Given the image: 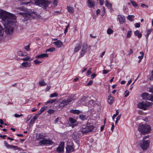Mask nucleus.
<instances>
[{
    "instance_id": "obj_23",
    "label": "nucleus",
    "mask_w": 153,
    "mask_h": 153,
    "mask_svg": "<svg viewBox=\"0 0 153 153\" xmlns=\"http://www.w3.org/2000/svg\"><path fill=\"white\" fill-rule=\"evenodd\" d=\"M22 67L25 68L30 67L31 66V64L30 62H24L22 64Z\"/></svg>"
},
{
    "instance_id": "obj_15",
    "label": "nucleus",
    "mask_w": 153,
    "mask_h": 153,
    "mask_svg": "<svg viewBox=\"0 0 153 153\" xmlns=\"http://www.w3.org/2000/svg\"><path fill=\"white\" fill-rule=\"evenodd\" d=\"M69 122L71 123L72 124L70 125V126H71L73 128H74L75 126L77 125V123H75L76 121V120L72 117H70L69 118Z\"/></svg>"
},
{
    "instance_id": "obj_8",
    "label": "nucleus",
    "mask_w": 153,
    "mask_h": 153,
    "mask_svg": "<svg viewBox=\"0 0 153 153\" xmlns=\"http://www.w3.org/2000/svg\"><path fill=\"white\" fill-rule=\"evenodd\" d=\"M151 103H152L149 102H143L139 103L138 104V106L139 108L145 110L147 109V107L151 105Z\"/></svg>"
},
{
    "instance_id": "obj_18",
    "label": "nucleus",
    "mask_w": 153,
    "mask_h": 153,
    "mask_svg": "<svg viewBox=\"0 0 153 153\" xmlns=\"http://www.w3.org/2000/svg\"><path fill=\"white\" fill-rule=\"evenodd\" d=\"M53 44L58 48L62 47L63 45V43L60 40H58L56 42H54Z\"/></svg>"
},
{
    "instance_id": "obj_30",
    "label": "nucleus",
    "mask_w": 153,
    "mask_h": 153,
    "mask_svg": "<svg viewBox=\"0 0 153 153\" xmlns=\"http://www.w3.org/2000/svg\"><path fill=\"white\" fill-rule=\"evenodd\" d=\"M140 56H138V58L139 59V60L138 61V62L139 63H140L141 59H142V58L143 57V55H144V53L143 52H140Z\"/></svg>"
},
{
    "instance_id": "obj_40",
    "label": "nucleus",
    "mask_w": 153,
    "mask_h": 153,
    "mask_svg": "<svg viewBox=\"0 0 153 153\" xmlns=\"http://www.w3.org/2000/svg\"><path fill=\"white\" fill-rule=\"evenodd\" d=\"M131 4H132V5L135 7H138L137 4L134 1H131Z\"/></svg>"
},
{
    "instance_id": "obj_28",
    "label": "nucleus",
    "mask_w": 153,
    "mask_h": 153,
    "mask_svg": "<svg viewBox=\"0 0 153 153\" xmlns=\"http://www.w3.org/2000/svg\"><path fill=\"white\" fill-rule=\"evenodd\" d=\"M105 5L110 9L112 8V4L108 2V0H105Z\"/></svg>"
},
{
    "instance_id": "obj_13",
    "label": "nucleus",
    "mask_w": 153,
    "mask_h": 153,
    "mask_svg": "<svg viewBox=\"0 0 153 153\" xmlns=\"http://www.w3.org/2000/svg\"><path fill=\"white\" fill-rule=\"evenodd\" d=\"M87 45L86 43H83L82 45V48L80 52V56L82 57L86 53L87 50Z\"/></svg>"
},
{
    "instance_id": "obj_42",
    "label": "nucleus",
    "mask_w": 153,
    "mask_h": 153,
    "mask_svg": "<svg viewBox=\"0 0 153 153\" xmlns=\"http://www.w3.org/2000/svg\"><path fill=\"white\" fill-rule=\"evenodd\" d=\"M39 85L41 86H45L47 85L46 83L44 81L39 82Z\"/></svg>"
},
{
    "instance_id": "obj_57",
    "label": "nucleus",
    "mask_w": 153,
    "mask_h": 153,
    "mask_svg": "<svg viewBox=\"0 0 153 153\" xmlns=\"http://www.w3.org/2000/svg\"><path fill=\"white\" fill-rule=\"evenodd\" d=\"M100 4L102 5L104 4V0H99Z\"/></svg>"
},
{
    "instance_id": "obj_55",
    "label": "nucleus",
    "mask_w": 153,
    "mask_h": 153,
    "mask_svg": "<svg viewBox=\"0 0 153 153\" xmlns=\"http://www.w3.org/2000/svg\"><path fill=\"white\" fill-rule=\"evenodd\" d=\"M32 116L31 115H28L27 116V120L26 121V122H27L30 119V118H31Z\"/></svg>"
},
{
    "instance_id": "obj_19",
    "label": "nucleus",
    "mask_w": 153,
    "mask_h": 153,
    "mask_svg": "<svg viewBox=\"0 0 153 153\" xmlns=\"http://www.w3.org/2000/svg\"><path fill=\"white\" fill-rule=\"evenodd\" d=\"M46 136L42 133H39L36 134V139L37 140H39L41 139H44Z\"/></svg>"
},
{
    "instance_id": "obj_11",
    "label": "nucleus",
    "mask_w": 153,
    "mask_h": 153,
    "mask_svg": "<svg viewBox=\"0 0 153 153\" xmlns=\"http://www.w3.org/2000/svg\"><path fill=\"white\" fill-rule=\"evenodd\" d=\"M64 142H61L58 147L56 148V152L59 153L63 152L64 151Z\"/></svg>"
},
{
    "instance_id": "obj_7",
    "label": "nucleus",
    "mask_w": 153,
    "mask_h": 153,
    "mask_svg": "<svg viewBox=\"0 0 153 153\" xmlns=\"http://www.w3.org/2000/svg\"><path fill=\"white\" fill-rule=\"evenodd\" d=\"M53 142L52 141L49 139H46L45 138L41 140L39 142V144L40 146H49L53 144Z\"/></svg>"
},
{
    "instance_id": "obj_37",
    "label": "nucleus",
    "mask_w": 153,
    "mask_h": 153,
    "mask_svg": "<svg viewBox=\"0 0 153 153\" xmlns=\"http://www.w3.org/2000/svg\"><path fill=\"white\" fill-rule=\"evenodd\" d=\"M55 48L54 47L51 48H48V49H47L45 51V52H53L55 50Z\"/></svg>"
},
{
    "instance_id": "obj_47",
    "label": "nucleus",
    "mask_w": 153,
    "mask_h": 153,
    "mask_svg": "<svg viewBox=\"0 0 153 153\" xmlns=\"http://www.w3.org/2000/svg\"><path fill=\"white\" fill-rule=\"evenodd\" d=\"M55 111L54 110L49 109L48 112L49 114H52Z\"/></svg>"
},
{
    "instance_id": "obj_3",
    "label": "nucleus",
    "mask_w": 153,
    "mask_h": 153,
    "mask_svg": "<svg viewBox=\"0 0 153 153\" xmlns=\"http://www.w3.org/2000/svg\"><path fill=\"white\" fill-rule=\"evenodd\" d=\"M74 100V98L73 97H68L62 101L60 102L59 107L60 108H63Z\"/></svg>"
},
{
    "instance_id": "obj_44",
    "label": "nucleus",
    "mask_w": 153,
    "mask_h": 153,
    "mask_svg": "<svg viewBox=\"0 0 153 153\" xmlns=\"http://www.w3.org/2000/svg\"><path fill=\"white\" fill-rule=\"evenodd\" d=\"M132 34V31H128L127 34V38H130Z\"/></svg>"
},
{
    "instance_id": "obj_52",
    "label": "nucleus",
    "mask_w": 153,
    "mask_h": 153,
    "mask_svg": "<svg viewBox=\"0 0 153 153\" xmlns=\"http://www.w3.org/2000/svg\"><path fill=\"white\" fill-rule=\"evenodd\" d=\"M25 48L28 51H30V46L29 45L26 46L25 47Z\"/></svg>"
},
{
    "instance_id": "obj_6",
    "label": "nucleus",
    "mask_w": 153,
    "mask_h": 153,
    "mask_svg": "<svg viewBox=\"0 0 153 153\" xmlns=\"http://www.w3.org/2000/svg\"><path fill=\"white\" fill-rule=\"evenodd\" d=\"M35 2L36 5L44 8L48 6L49 4V1L45 0H36Z\"/></svg>"
},
{
    "instance_id": "obj_26",
    "label": "nucleus",
    "mask_w": 153,
    "mask_h": 153,
    "mask_svg": "<svg viewBox=\"0 0 153 153\" xmlns=\"http://www.w3.org/2000/svg\"><path fill=\"white\" fill-rule=\"evenodd\" d=\"M70 112L74 114H79L82 112L78 110H71L70 111Z\"/></svg>"
},
{
    "instance_id": "obj_51",
    "label": "nucleus",
    "mask_w": 153,
    "mask_h": 153,
    "mask_svg": "<svg viewBox=\"0 0 153 153\" xmlns=\"http://www.w3.org/2000/svg\"><path fill=\"white\" fill-rule=\"evenodd\" d=\"M93 81L92 80H90L89 82L86 84V86H88L91 85L93 83Z\"/></svg>"
},
{
    "instance_id": "obj_14",
    "label": "nucleus",
    "mask_w": 153,
    "mask_h": 153,
    "mask_svg": "<svg viewBox=\"0 0 153 153\" xmlns=\"http://www.w3.org/2000/svg\"><path fill=\"white\" fill-rule=\"evenodd\" d=\"M4 143L5 145V146L7 148L9 149H13L15 150H20V148H19L17 146L9 145V144H8L6 141H4Z\"/></svg>"
},
{
    "instance_id": "obj_34",
    "label": "nucleus",
    "mask_w": 153,
    "mask_h": 153,
    "mask_svg": "<svg viewBox=\"0 0 153 153\" xmlns=\"http://www.w3.org/2000/svg\"><path fill=\"white\" fill-rule=\"evenodd\" d=\"M21 59L24 61H31L33 59H30V57L29 56H27L24 58L22 59Z\"/></svg>"
},
{
    "instance_id": "obj_41",
    "label": "nucleus",
    "mask_w": 153,
    "mask_h": 153,
    "mask_svg": "<svg viewBox=\"0 0 153 153\" xmlns=\"http://www.w3.org/2000/svg\"><path fill=\"white\" fill-rule=\"evenodd\" d=\"M58 96V94L57 93L55 92L51 94L50 95V97L52 98L54 97H57Z\"/></svg>"
},
{
    "instance_id": "obj_60",
    "label": "nucleus",
    "mask_w": 153,
    "mask_h": 153,
    "mask_svg": "<svg viewBox=\"0 0 153 153\" xmlns=\"http://www.w3.org/2000/svg\"><path fill=\"white\" fill-rule=\"evenodd\" d=\"M96 76L95 73L91 75V79H93Z\"/></svg>"
},
{
    "instance_id": "obj_45",
    "label": "nucleus",
    "mask_w": 153,
    "mask_h": 153,
    "mask_svg": "<svg viewBox=\"0 0 153 153\" xmlns=\"http://www.w3.org/2000/svg\"><path fill=\"white\" fill-rule=\"evenodd\" d=\"M91 68H90L87 71L86 74L87 76H88L91 73Z\"/></svg>"
},
{
    "instance_id": "obj_53",
    "label": "nucleus",
    "mask_w": 153,
    "mask_h": 153,
    "mask_svg": "<svg viewBox=\"0 0 153 153\" xmlns=\"http://www.w3.org/2000/svg\"><path fill=\"white\" fill-rule=\"evenodd\" d=\"M140 23H137L135 24V27L136 28H139L140 27Z\"/></svg>"
},
{
    "instance_id": "obj_39",
    "label": "nucleus",
    "mask_w": 153,
    "mask_h": 153,
    "mask_svg": "<svg viewBox=\"0 0 153 153\" xmlns=\"http://www.w3.org/2000/svg\"><path fill=\"white\" fill-rule=\"evenodd\" d=\"M4 33V30L3 27L0 25V36H2Z\"/></svg>"
},
{
    "instance_id": "obj_32",
    "label": "nucleus",
    "mask_w": 153,
    "mask_h": 153,
    "mask_svg": "<svg viewBox=\"0 0 153 153\" xmlns=\"http://www.w3.org/2000/svg\"><path fill=\"white\" fill-rule=\"evenodd\" d=\"M86 98L85 96L82 97V98L78 102V104L80 103H82L83 102L85 101Z\"/></svg>"
},
{
    "instance_id": "obj_35",
    "label": "nucleus",
    "mask_w": 153,
    "mask_h": 153,
    "mask_svg": "<svg viewBox=\"0 0 153 153\" xmlns=\"http://www.w3.org/2000/svg\"><path fill=\"white\" fill-rule=\"evenodd\" d=\"M79 118L82 120H84L87 119V117L85 115L80 114L79 115Z\"/></svg>"
},
{
    "instance_id": "obj_38",
    "label": "nucleus",
    "mask_w": 153,
    "mask_h": 153,
    "mask_svg": "<svg viewBox=\"0 0 153 153\" xmlns=\"http://www.w3.org/2000/svg\"><path fill=\"white\" fill-rule=\"evenodd\" d=\"M152 31V29H149L147 30V33L146 35V39L148 38V37L149 36V35L151 33Z\"/></svg>"
},
{
    "instance_id": "obj_58",
    "label": "nucleus",
    "mask_w": 153,
    "mask_h": 153,
    "mask_svg": "<svg viewBox=\"0 0 153 153\" xmlns=\"http://www.w3.org/2000/svg\"><path fill=\"white\" fill-rule=\"evenodd\" d=\"M141 6L143 8H145V7L146 8L148 7V6L145 5V4H141Z\"/></svg>"
},
{
    "instance_id": "obj_17",
    "label": "nucleus",
    "mask_w": 153,
    "mask_h": 153,
    "mask_svg": "<svg viewBox=\"0 0 153 153\" xmlns=\"http://www.w3.org/2000/svg\"><path fill=\"white\" fill-rule=\"evenodd\" d=\"M66 153L71 152L74 150V148L72 146H67L66 147Z\"/></svg>"
},
{
    "instance_id": "obj_10",
    "label": "nucleus",
    "mask_w": 153,
    "mask_h": 153,
    "mask_svg": "<svg viewBox=\"0 0 153 153\" xmlns=\"http://www.w3.org/2000/svg\"><path fill=\"white\" fill-rule=\"evenodd\" d=\"M149 141L148 140H143L142 142L140 143V145L143 150L145 151L149 147Z\"/></svg>"
},
{
    "instance_id": "obj_49",
    "label": "nucleus",
    "mask_w": 153,
    "mask_h": 153,
    "mask_svg": "<svg viewBox=\"0 0 153 153\" xmlns=\"http://www.w3.org/2000/svg\"><path fill=\"white\" fill-rule=\"evenodd\" d=\"M69 26H70V24L68 23V25L67 26H66V28L64 32V33H65V34L68 31V28L69 27Z\"/></svg>"
},
{
    "instance_id": "obj_16",
    "label": "nucleus",
    "mask_w": 153,
    "mask_h": 153,
    "mask_svg": "<svg viewBox=\"0 0 153 153\" xmlns=\"http://www.w3.org/2000/svg\"><path fill=\"white\" fill-rule=\"evenodd\" d=\"M117 19L120 24H123L125 22V17L123 15H118Z\"/></svg>"
},
{
    "instance_id": "obj_63",
    "label": "nucleus",
    "mask_w": 153,
    "mask_h": 153,
    "mask_svg": "<svg viewBox=\"0 0 153 153\" xmlns=\"http://www.w3.org/2000/svg\"><path fill=\"white\" fill-rule=\"evenodd\" d=\"M31 3V1H29L27 2H23V4L25 5H27L29 4H30Z\"/></svg>"
},
{
    "instance_id": "obj_20",
    "label": "nucleus",
    "mask_w": 153,
    "mask_h": 153,
    "mask_svg": "<svg viewBox=\"0 0 153 153\" xmlns=\"http://www.w3.org/2000/svg\"><path fill=\"white\" fill-rule=\"evenodd\" d=\"M82 45V43L80 42L79 43L76 44L74 49V52H77L80 50Z\"/></svg>"
},
{
    "instance_id": "obj_27",
    "label": "nucleus",
    "mask_w": 153,
    "mask_h": 153,
    "mask_svg": "<svg viewBox=\"0 0 153 153\" xmlns=\"http://www.w3.org/2000/svg\"><path fill=\"white\" fill-rule=\"evenodd\" d=\"M108 101L109 104L111 105L114 102L113 97L109 95L108 97Z\"/></svg>"
},
{
    "instance_id": "obj_48",
    "label": "nucleus",
    "mask_w": 153,
    "mask_h": 153,
    "mask_svg": "<svg viewBox=\"0 0 153 153\" xmlns=\"http://www.w3.org/2000/svg\"><path fill=\"white\" fill-rule=\"evenodd\" d=\"M34 62L36 64H39L42 63V62L39 61L37 59H35L34 61Z\"/></svg>"
},
{
    "instance_id": "obj_59",
    "label": "nucleus",
    "mask_w": 153,
    "mask_h": 153,
    "mask_svg": "<svg viewBox=\"0 0 153 153\" xmlns=\"http://www.w3.org/2000/svg\"><path fill=\"white\" fill-rule=\"evenodd\" d=\"M125 93H126V94L124 96V97H126L128 95L129 92L127 91V90H126L125 92Z\"/></svg>"
},
{
    "instance_id": "obj_46",
    "label": "nucleus",
    "mask_w": 153,
    "mask_h": 153,
    "mask_svg": "<svg viewBox=\"0 0 153 153\" xmlns=\"http://www.w3.org/2000/svg\"><path fill=\"white\" fill-rule=\"evenodd\" d=\"M121 117V114H120L117 118L116 120L115 121V124H116L118 121L120 120Z\"/></svg>"
},
{
    "instance_id": "obj_2",
    "label": "nucleus",
    "mask_w": 153,
    "mask_h": 153,
    "mask_svg": "<svg viewBox=\"0 0 153 153\" xmlns=\"http://www.w3.org/2000/svg\"><path fill=\"white\" fill-rule=\"evenodd\" d=\"M151 128L147 124H140L139 125L138 130L141 134L145 135L148 133L150 131Z\"/></svg>"
},
{
    "instance_id": "obj_36",
    "label": "nucleus",
    "mask_w": 153,
    "mask_h": 153,
    "mask_svg": "<svg viewBox=\"0 0 153 153\" xmlns=\"http://www.w3.org/2000/svg\"><path fill=\"white\" fill-rule=\"evenodd\" d=\"M134 16L133 15H128L127 17V19L130 21H133V19L134 18Z\"/></svg>"
},
{
    "instance_id": "obj_21",
    "label": "nucleus",
    "mask_w": 153,
    "mask_h": 153,
    "mask_svg": "<svg viewBox=\"0 0 153 153\" xmlns=\"http://www.w3.org/2000/svg\"><path fill=\"white\" fill-rule=\"evenodd\" d=\"M48 55L47 53H42L37 55L36 58H43L45 57H48Z\"/></svg>"
},
{
    "instance_id": "obj_9",
    "label": "nucleus",
    "mask_w": 153,
    "mask_h": 153,
    "mask_svg": "<svg viewBox=\"0 0 153 153\" xmlns=\"http://www.w3.org/2000/svg\"><path fill=\"white\" fill-rule=\"evenodd\" d=\"M34 13L35 15H36V12L34 11H31L30 12L26 13L25 12L19 13V14L20 15H22L24 17V20L25 21H27L30 18V16H31L32 13Z\"/></svg>"
},
{
    "instance_id": "obj_29",
    "label": "nucleus",
    "mask_w": 153,
    "mask_h": 153,
    "mask_svg": "<svg viewBox=\"0 0 153 153\" xmlns=\"http://www.w3.org/2000/svg\"><path fill=\"white\" fill-rule=\"evenodd\" d=\"M47 106L42 107L41 108V109L39 111V112L38 114V115H40V114H41L47 108Z\"/></svg>"
},
{
    "instance_id": "obj_12",
    "label": "nucleus",
    "mask_w": 153,
    "mask_h": 153,
    "mask_svg": "<svg viewBox=\"0 0 153 153\" xmlns=\"http://www.w3.org/2000/svg\"><path fill=\"white\" fill-rule=\"evenodd\" d=\"M142 97L145 100H153V98L152 96L149 95L147 93H144L141 95Z\"/></svg>"
},
{
    "instance_id": "obj_24",
    "label": "nucleus",
    "mask_w": 153,
    "mask_h": 153,
    "mask_svg": "<svg viewBox=\"0 0 153 153\" xmlns=\"http://www.w3.org/2000/svg\"><path fill=\"white\" fill-rule=\"evenodd\" d=\"M134 33L135 36H137L138 38H140L141 37L142 34L139 31L137 30L135 31Z\"/></svg>"
},
{
    "instance_id": "obj_33",
    "label": "nucleus",
    "mask_w": 153,
    "mask_h": 153,
    "mask_svg": "<svg viewBox=\"0 0 153 153\" xmlns=\"http://www.w3.org/2000/svg\"><path fill=\"white\" fill-rule=\"evenodd\" d=\"M56 99H54V100H52V99H50L48 101L46 102H45V105H47L48 104V103H50V104H52V103H53L54 102H55L56 101Z\"/></svg>"
},
{
    "instance_id": "obj_1",
    "label": "nucleus",
    "mask_w": 153,
    "mask_h": 153,
    "mask_svg": "<svg viewBox=\"0 0 153 153\" xmlns=\"http://www.w3.org/2000/svg\"><path fill=\"white\" fill-rule=\"evenodd\" d=\"M0 18L1 19L3 24H9L10 23L15 24L16 17L12 14L3 10H0Z\"/></svg>"
},
{
    "instance_id": "obj_62",
    "label": "nucleus",
    "mask_w": 153,
    "mask_h": 153,
    "mask_svg": "<svg viewBox=\"0 0 153 153\" xmlns=\"http://www.w3.org/2000/svg\"><path fill=\"white\" fill-rule=\"evenodd\" d=\"M108 72H109L108 71L104 70L103 71V74H107Z\"/></svg>"
},
{
    "instance_id": "obj_31",
    "label": "nucleus",
    "mask_w": 153,
    "mask_h": 153,
    "mask_svg": "<svg viewBox=\"0 0 153 153\" xmlns=\"http://www.w3.org/2000/svg\"><path fill=\"white\" fill-rule=\"evenodd\" d=\"M18 55L21 56H26L27 55V53L26 52H23L22 51H19L18 52Z\"/></svg>"
},
{
    "instance_id": "obj_50",
    "label": "nucleus",
    "mask_w": 153,
    "mask_h": 153,
    "mask_svg": "<svg viewBox=\"0 0 153 153\" xmlns=\"http://www.w3.org/2000/svg\"><path fill=\"white\" fill-rule=\"evenodd\" d=\"M23 115L22 114H14V116L16 117H20L23 116Z\"/></svg>"
},
{
    "instance_id": "obj_54",
    "label": "nucleus",
    "mask_w": 153,
    "mask_h": 153,
    "mask_svg": "<svg viewBox=\"0 0 153 153\" xmlns=\"http://www.w3.org/2000/svg\"><path fill=\"white\" fill-rule=\"evenodd\" d=\"M123 10L126 13H127L128 11V8L127 6H124Z\"/></svg>"
},
{
    "instance_id": "obj_61",
    "label": "nucleus",
    "mask_w": 153,
    "mask_h": 153,
    "mask_svg": "<svg viewBox=\"0 0 153 153\" xmlns=\"http://www.w3.org/2000/svg\"><path fill=\"white\" fill-rule=\"evenodd\" d=\"M35 121V120L32 118L30 121V124H33L34 123Z\"/></svg>"
},
{
    "instance_id": "obj_25",
    "label": "nucleus",
    "mask_w": 153,
    "mask_h": 153,
    "mask_svg": "<svg viewBox=\"0 0 153 153\" xmlns=\"http://www.w3.org/2000/svg\"><path fill=\"white\" fill-rule=\"evenodd\" d=\"M67 9L68 11L70 13H73L74 12V9L72 7L67 6Z\"/></svg>"
},
{
    "instance_id": "obj_22",
    "label": "nucleus",
    "mask_w": 153,
    "mask_h": 153,
    "mask_svg": "<svg viewBox=\"0 0 153 153\" xmlns=\"http://www.w3.org/2000/svg\"><path fill=\"white\" fill-rule=\"evenodd\" d=\"M97 105V104L95 103V102L93 100L89 101L87 105L88 107L94 106Z\"/></svg>"
},
{
    "instance_id": "obj_5",
    "label": "nucleus",
    "mask_w": 153,
    "mask_h": 153,
    "mask_svg": "<svg viewBox=\"0 0 153 153\" xmlns=\"http://www.w3.org/2000/svg\"><path fill=\"white\" fill-rule=\"evenodd\" d=\"M94 126L92 125H83L80 129V131L83 134H85L91 131L94 128Z\"/></svg>"
},
{
    "instance_id": "obj_64",
    "label": "nucleus",
    "mask_w": 153,
    "mask_h": 153,
    "mask_svg": "<svg viewBox=\"0 0 153 153\" xmlns=\"http://www.w3.org/2000/svg\"><path fill=\"white\" fill-rule=\"evenodd\" d=\"M149 91L153 93V87L152 88H149Z\"/></svg>"
},
{
    "instance_id": "obj_4",
    "label": "nucleus",
    "mask_w": 153,
    "mask_h": 153,
    "mask_svg": "<svg viewBox=\"0 0 153 153\" xmlns=\"http://www.w3.org/2000/svg\"><path fill=\"white\" fill-rule=\"evenodd\" d=\"M10 23L9 24H4L5 27V32L8 34H11L13 31L14 25L15 24Z\"/></svg>"
},
{
    "instance_id": "obj_56",
    "label": "nucleus",
    "mask_w": 153,
    "mask_h": 153,
    "mask_svg": "<svg viewBox=\"0 0 153 153\" xmlns=\"http://www.w3.org/2000/svg\"><path fill=\"white\" fill-rule=\"evenodd\" d=\"M38 115H39L38 114H36L33 116L32 118L36 120L38 118Z\"/></svg>"
},
{
    "instance_id": "obj_43",
    "label": "nucleus",
    "mask_w": 153,
    "mask_h": 153,
    "mask_svg": "<svg viewBox=\"0 0 153 153\" xmlns=\"http://www.w3.org/2000/svg\"><path fill=\"white\" fill-rule=\"evenodd\" d=\"M113 32V30L110 28H108L107 30V33L109 35L112 33Z\"/></svg>"
}]
</instances>
